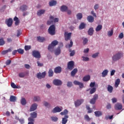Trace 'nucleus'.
<instances>
[{"instance_id": "obj_1", "label": "nucleus", "mask_w": 124, "mask_h": 124, "mask_svg": "<svg viewBox=\"0 0 124 124\" xmlns=\"http://www.w3.org/2000/svg\"><path fill=\"white\" fill-rule=\"evenodd\" d=\"M31 117L28 118V124H34V119L37 117V113L34 111L30 114Z\"/></svg>"}, {"instance_id": "obj_2", "label": "nucleus", "mask_w": 124, "mask_h": 124, "mask_svg": "<svg viewBox=\"0 0 124 124\" xmlns=\"http://www.w3.org/2000/svg\"><path fill=\"white\" fill-rule=\"evenodd\" d=\"M123 57H124L123 53L119 52L113 56L112 61L117 62V61H119V60H120Z\"/></svg>"}, {"instance_id": "obj_3", "label": "nucleus", "mask_w": 124, "mask_h": 124, "mask_svg": "<svg viewBox=\"0 0 124 124\" xmlns=\"http://www.w3.org/2000/svg\"><path fill=\"white\" fill-rule=\"evenodd\" d=\"M58 43L59 42H58L57 40H54L52 41L51 44L49 45L48 47V50H49V51H50V52H53V51H54V48H55V46L58 45Z\"/></svg>"}, {"instance_id": "obj_4", "label": "nucleus", "mask_w": 124, "mask_h": 124, "mask_svg": "<svg viewBox=\"0 0 124 124\" xmlns=\"http://www.w3.org/2000/svg\"><path fill=\"white\" fill-rule=\"evenodd\" d=\"M48 33H49L50 35H55V34H56V32L55 31H56V27L55 25H51L48 28Z\"/></svg>"}, {"instance_id": "obj_5", "label": "nucleus", "mask_w": 124, "mask_h": 124, "mask_svg": "<svg viewBox=\"0 0 124 124\" xmlns=\"http://www.w3.org/2000/svg\"><path fill=\"white\" fill-rule=\"evenodd\" d=\"M32 55L34 58L36 59H40L41 56L40 55V53L37 50H33L32 53Z\"/></svg>"}, {"instance_id": "obj_6", "label": "nucleus", "mask_w": 124, "mask_h": 124, "mask_svg": "<svg viewBox=\"0 0 124 124\" xmlns=\"http://www.w3.org/2000/svg\"><path fill=\"white\" fill-rule=\"evenodd\" d=\"M5 24H7V26L9 27V28H10V27L12 26V24H13V19L11 18L6 19Z\"/></svg>"}, {"instance_id": "obj_7", "label": "nucleus", "mask_w": 124, "mask_h": 124, "mask_svg": "<svg viewBox=\"0 0 124 124\" xmlns=\"http://www.w3.org/2000/svg\"><path fill=\"white\" fill-rule=\"evenodd\" d=\"M74 62L73 61H70L67 63V68L70 70H72L74 68Z\"/></svg>"}, {"instance_id": "obj_8", "label": "nucleus", "mask_w": 124, "mask_h": 124, "mask_svg": "<svg viewBox=\"0 0 124 124\" xmlns=\"http://www.w3.org/2000/svg\"><path fill=\"white\" fill-rule=\"evenodd\" d=\"M46 76V72H44L42 73L39 72L37 74V78L38 79H42L43 78H45Z\"/></svg>"}, {"instance_id": "obj_9", "label": "nucleus", "mask_w": 124, "mask_h": 124, "mask_svg": "<svg viewBox=\"0 0 124 124\" xmlns=\"http://www.w3.org/2000/svg\"><path fill=\"white\" fill-rule=\"evenodd\" d=\"M53 83L55 86H62V82L60 79H56L53 80Z\"/></svg>"}, {"instance_id": "obj_10", "label": "nucleus", "mask_w": 124, "mask_h": 124, "mask_svg": "<svg viewBox=\"0 0 124 124\" xmlns=\"http://www.w3.org/2000/svg\"><path fill=\"white\" fill-rule=\"evenodd\" d=\"M64 36L65 41H68V40H69L71 37V33H67V32H65Z\"/></svg>"}, {"instance_id": "obj_11", "label": "nucleus", "mask_w": 124, "mask_h": 124, "mask_svg": "<svg viewBox=\"0 0 124 124\" xmlns=\"http://www.w3.org/2000/svg\"><path fill=\"white\" fill-rule=\"evenodd\" d=\"M115 110H122L123 109V105L120 103H117L114 105Z\"/></svg>"}, {"instance_id": "obj_12", "label": "nucleus", "mask_w": 124, "mask_h": 124, "mask_svg": "<svg viewBox=\"0 0 124 124\" xmlns=\"http://www.w3.org/2000/svg\"><path fill=\"white\" fill-rule=\"evenodd\" d=\"M83 102H84V99H83L77 100L76 102H75V105L76 107H78V106H80V105H81Z\"/></svg>"}, {"instance_id": "obj_13", "label": "nucleus", "mask_w": 124, "mask_h": 124, "mask_svg": "<svg viewBox=\"0 0 124 124\" xmlns=\"http://www.w3.org/2000/svg\"><path fill=\"white\" fill-rule=\"evenodd\" d=\"M37 109V104L36 103L33 104L30 109V112H33V111H35Z\"/></svg>"}, {"instance_id": "obj_14", "label": "nucleus", "mask_w": 124, "mask_h": 124, "mask_svg": "<svg viewBox=\"0 0 124 124\" xmlns=\"http://www.w3.org/2000/svg\"><path fill=\"white\" fill-rule=\"evenodd\" d=\"M74 85L79 86L80 89H82V88H84V84H83V83L80 82L79 81H78L77 80H75L74 81Z\"/></svg>"}, {"instance_id": "obj_15", "label": "nucleus", "mask_w": 124, "mask_h": 124, "mask_svg": "<svg viewBox=\"0 0 124 124\" xmlns=\"http://www.w3.org/2000/svg\"><path fill=\"white\" fill-rule=\"evenodd\" d=\"M60 112H62V108H60L59 107H55L52 110V113H59Z\"/></svg>"}, {"instance_id": "obj_16", "label": "nucleus", "mask_w": 124, "mask_h": 124, "mask_svg": "<svg viewBox=\"0 0 124 124\" xmlns=\"http://www.w3.org/2000/svg\"><path fill=\"white\" fill-rule=\"evenodd\" d=\"M19 10L22 11V12L26 11V10H28V6L25 4L21 6L19 8Z\"/></svg>"}, {"instance_id": "obj_17", "label": "nucleus", "mask_w": 124, "mask_h": 124, "mask_svg": "<svg viewBox=\"0 0 124 124\" xmlns=\"http://www.w3.org/2000/svg\"><path fill=\"white\" fill-rule=\"evenodd\" d=\"M60 10L62 12H66L68 10V7L65 5H62L61 7Z\"/></svg>"}, {"instance_id": "obj_18", "label": "nucleus", "mask_w": 124, "mask_h": 124, "mask_svg": "<svg viewBox=\"0 0 124 124\" xmlns=\"http://www.w3.org/2000/svg\"><path fill=\"white\" fill-rule=\"evenodd\" d=\"M54 72L57 74L61 73L62 72V67L61 66L56 67L54 69Z\"/></svg>"}, {"instance_id": "obj_19", "label": "nucleus", "mask_w": 124, "mask_h": 124, "mask_svg": "<svg viewBox=\"0 0 124 124\" xmlns=\"http://www.w3.org/2000/svg\"><path fill=\"white\" fill-rule=\"evenodd\" d=\"M94 31V30H93V28L91 27L89 28L88 31V34L89 35H90L92 36L93 34V32Z\"/></svg>"}, {"instance_id": "obj_20", "label": "nucleus", "mask_w": 124, "mask_h": 124, "mask_svg": "<svg viewBox=\"0 0 124 124\" xmlns=\"http://www.w3.org/2000/svg\"><path fill=\"white\" fill-rule=\"evenodd\" d=\"M68 115H65L64 116V118H62V124H66V123H67V119H68Z\"/></svg>"}, {"instance_id": "obj_21", "label": "nucleus", "mask_w": 124, "mask_h": 124, "mask_svg": "<svg viewBox=\"0 0 124 124\" xmlns=\"http://www.w3.org/2000/svg\"><path fill=\"white\" fill-rule=\"evenodd\" d=\"M107 90H108V92L109 93H113V90H114V88L110 85H108L107 87Z\"/></svg>"}, {"instance_id": "obj_22", "label": "nucleus", "mask_w": 124, "mask_h": 124, "mask_svg": "<svg viewBox=\"0 0 124 124\" xmlns=\"http://www.w3.org/2000/svg\"><path fill=\"white\" fill-rule=\"evenodd\" d=\"M87 20L89 23H93L94 21V18L92 16H87Z\"/></svg>"}, {"instance_id": "obj_23", "label": "nucleus", "mask_w": 124, "mask_h": 124, "mask_svg": "<svg viewBox=\"0 0 124 124\" xmlns=\"http://www.w3.org/2000/svg\"><path fill=\"white\" fill-rule=\"evenodd\" d=\"M44 13H45V10L41 9L37 11L38 16H41V15L44 14Z\"/></svg>"}, {"instance_id": "obj_24", "label": "nucleus", "mask_w": 124, "mask_h": 124, "mask_svg": "<svg viewBox=\"0 0 124 124\" xmlns=\"http://www.w3.org/2000/svg\"><path fill=\"white\" fill-rule=\"evenodd\" d=\"M61 54V47L59 46L55 51V54L56 56H59Z\"/></svg>"}, {"instance_id": "obj_25", "label": "nucleus", "mask_w": 124, "mask_h": 124, "mask_svg": "<svg viewBox=\"0 0 124 124\" xmlns=\"http://www.w3.org/2000/svg\"><path fill=\"white\" fill-rule=\"evenodd\" d=\"M37 40L39 42H41V43L44 42V41H45V38L41 36H38L37 38Z\"/></svg>"}, {"instance_id": "obj_26", "label": "nucleus", "mask_w": 124, "mask_h": 124, "mask_svg": "<svg viewBox=\"0 0 124 124\" xmlns=\"http://www.w3.org/2000/svg\"><path fill=\"white\" fill-rule=\"evenodd\" d=\"M49 6H55V5H57V1L52 0L49 2Z\"/></svg>"}, {"instance_id": "obj_27", "label": "nucleus", "mask_w": 124, "mask_h": 124, "mask_svg": "<svg viewBox=\"0 0 124 124\" xmlns=\"http://www.w3.org/2000/svg\"><path fill=\"white\" fill-rule=\"evenodd\" d=\"M108 72H109V71L107 69L104 70L102 73V77H106V76L108 75Z\"/></svg>"}, {"instance_id": "obj_28", "label": "nucleus", "mask_w": 124, "mask_h": 124, "mask_svg": "<svg viewBox=\"0 0 124 124\" xmlns=\"http://www.w3.org/2000/svg\"><path fill=\"white\" fill-rule=\"evenodd\" d=\"M91 79V77L90 75H87L84 77L83 78V80L84 82H88V81H90Z\"/></svg>"}, {"instance_id": "obj_29", "label": "nucleus", "mask_w": 124, "mask_h": 124, "mask_svg": "<svg viewBox=\"0 0 124 124\" xmlns=\"http://www.w3.org/2000/svg\"><path fill=\"white\" fill-rule=\"evenodd\" d=\"M52 23H54V16H50V20L47 21V25H50Z\"/></svg>"}, {"instance_id": "obj_30", "label": "nucleus", "mask_w": 124, "mask_h": 124, "mask_svg": "<svg viewBox=\"0 0 124 124\" xmlns=\"http://www.w3.org/2000/svg\"><path fill=\"white\" fill-rule=\"evenodd\" d=\"M120 83H121V80L120 79V78H118L115 80V88H118V87H119V85H120Z\"/></svg>"}, {"instance_id": "obj_31", "label": "nucleus", "mask_w": 124, "mask_h": 124, "mask_svg": "<svg viewBox=\"0 0 124 124\" xmlns=\"http://www.w3.org/2000/svg\"><path fill=\"white\" fill-rule=\"evenodd\" d=\"M94 114L96 117H100V116H102V112L100 111H96L94 112Z\"/></svg>"}, {"instance_id": "obj_32", "label": "nucleus", "mask_w": 124, "mask_h": 124, "mask_svg": "<svg viewBox=\"0 0 124 124\" xmlns=\"http://www.w3.org/2000/svg\"><path fill=\"white\" fill-rule=\"evenodd\" d=\"M78 72V70L77 69H74L71 72V76H75V75Z\"/></svg>"}, {"instance_id": "obj_33", "label": "nucleus", "mask_w": 124, "mask_h": 124, "mask_svg": "<svg viewBox=\"0 0 124 124\" xmlns=\"http://www.w3.org/2000/svg\"><path fill=\"white\" fill-rule=\"evenodd\" d=\"M48 77H52L54 75V72L53 71V70L52 69H49L48 72Z\"/></svg>"}, {"instance_id": "obj_34", "label": "nucleus", "mask_w": 124, "mask_h": 124, "mask_svg": "<svg viewBox=\"0 0 124 124\" xmlns=\"http://www.w3.org/2000/svg\"><path fill=\"white\" fill-rule=\"evenodd\" d=\"M17 99V98H16V96H12L11 95L10 97V101L11 102H15Z\"/></svg>"}, {"instance_id": "obj_35", "label": "nucleus", "mask_w": 124, "mask_h": 124, "mask_svg": "<svg viewBox=\"0 0 124 124\" xmlns=\"http://www.w3.org/2000/svg\"><path fill=\"white\" fill-rule=\"evenodd\" d=\"M86 27V24L84 22H81L80 25L79 26V30H83V29H85Z\"/></svg>"}, {"instance_id": "obj_36", "label": "nucleus", "mask_w": 124, "mask_h": 124, "mask_svg": "<svg viewBox=\"0 0 124 124\" xmlns=\"http://www.w3.org/2000/svg\"><path fill=\"white\" fill-rule=\"evenodd\" d=\"M77 18L78 20H81L83 18V15L81 13L77 14Z\"/></svg>"}, {"instance_id": "obj_37", "label": "nucleus", "mask_w": 124, "mask_h": 124, "mask_svg": "<svg viewBox=\"0 0 124 124\" xmlns=\"http://www.w3.org/2000/svg\"><path fill=\"white\" fill-rule=\"evenodd\" d=\"M68 114V110L67 109H65L63 112L60 113V115L62 116H68L67 114Z\"/></svg>"}, {"instance_id": "obj_38", "label": "nucleus", "mask_w": 124, "mask_h": 124, "mask_svg": "<svg viewBox=\"0 0 124 124\" xmlns=\"http://www.w3.org/2000/svg\"><path fill=\"white\" fill-rule=\"evenodd\" d=\"M20 103L22 105H26L27 104V101L24 98H22L20 100Z\"/></svg>"}, {"instance_id": "obj_39", "label": "nucleus", "mask_w": 124, "mask_h": 124, "mask_svg": "<svg viewBox=\"0 0 124 124\" xmlns=\"http://www.w3.org/2000/svg\"><path fill=\"white\" fill-rule=\"evenodd\" d=\"M102 30V25L99 24L95 29L96 31H99Z\"/></svg>"}, {"instance_id": "obj_40", "label": "nucleus", "mask_w": 124, "mask_h": 124, "mask_svg": "<svg viewBox=\"0 0 124 124\" xmlns=\"http://www.w3.org/2000/svg\"><path fill=\"white\" fill-rule=\"evenodd\" d=\"M113 33H114V30H113V29H112L110 31H109L108 32V36L110 37V36H112V35H113Z\"/></svg>"}, {"instance_id": "obj_41", "label": "nucleus", "mask_w": 124, "mask_h": 124, "mask_svg": "<svg viewBox=\"0 0 124 124\" xmlns=\"http://www.w3.org/2000/svg\"><path fill=\"white\" fill-rule=\"evenodd\" d=\"M18 76H19V77H20V78H24V77H25V76H26V73L20 72L19 73Z\"/></svg>"}, {"instance_id": "obj_42", "label": "nucleus", "mask_w": 124, "mask_h": 124, "mask_svg": "<svg viewBox=\"0 0 124 124\" xmlns=\"http://www.w3.org/2000/svg\"><path fill=\"white\" fill-rule=\"evenodd\" d=\"M33 101L36 102L40 101V97H39V96H34L33 98Z\"/></svg>"}, {"instance_id": "obj_43", "label": "nucleus", "mask_w": 124, "mask_h": 124, "mask_svg": "<svg viewBox=\"0 0 124 124\" xmlns=\"http://www.w3.org/2000/svg\"><path fill=\"white\" fill-rule=\"evenodd\" d=\"M96 91V88L93 87L91 89L90 93L91 94H93V93H95Z\"/></svg>"}, {"instance_id": "obj_44", "label": "nucleus", "mask_w": 124, "mask_h": 124, "mask_svg": "<svg viewBox=\"0 0 124 124\" xmlns=\"http://www.w3.org/2000/svg\"><path fill=\"white\" fill-rule=\"evenodd\" d=\"M69 51V52H71V53H70V57H73V56L75 55V50L71 51V49H70Z\"/></svg>"}, {"instance_id": "obj_45", "label": "nucleus", "mask_w": 124, "mask_h": 124, "mask_svg": "<svg viewBox=\"0 0 124 124\" xmlns=\"http://www.w3.org/2000/svg\"><path fill=\"white\" fill-rule=\"evenodd\" d=\"M5 42L3 38L0 39V46H2V45H4Z\"/></svg>"}, {"instance_id": "obj_46", "label": "nucleus", "mask_w": 124, "mask_h": 124, "mask_svg": "<svg viewBox=\"0 0 124 124\" xmlns=\"http://www.w3.org/2000/svg\"><path fill=\"white\" fill-rule=\"evenodd\" d=\"M24 48L25 51H29V50H31V46H25Z\"/></svg>"}, {"instance_id": "obj_47", "label": "nucleus", "mask_w": 124, "mask_h": 124, "mask_svg": "<svg viewBox=\"0 0 124 124\" xmlns=\"http://www.w3.org/2000/svg\"><path fill=\"white\" fill-rule=\"evenodd\" d=\"M11 86L13 89H18V86H16L15 83L13 82L11 83Z\"/></svg>"}, {"instance_id": "obj_48", "label": "nucleus", "mask_w": 124, "mask_h": 124, "mask_svg": "<svg viewBox=\"0 0 124 124\" xmlns=\"http://www.w3.org/2000/svg\"><path fill=\"white\" fill-rule=\"evenodd\" d=\"M73 46V42H72V40L70 41V44L68 45V46H66V48H71Z\"/></svg>"}, {"instance_id": "obj_49", "label": "nucleus", "mask_w": 124, "mask_h": 124, "mask_svg": "<svg viewBox=\"0 0 124 124\" xmlns=\"http://www.w3.org/2000/svg\"><path fill=\"white\" fill-rule=\"evenodd\" d=\"M85 120H86V121H87V122H90V121H91V118H90V117H89V115H85Z\"/></svg>"}, {"instance_id": "obj_50", "label": "nucleus", "mask_w": 124, "mask_h": 124, "mask_svg": "<svg viewBox=\"0 0 124 124\" xmlns=\"http://www.w3.org/2000/svg\"><path fill=\"white\" fill-rule=\"evenodd\" d=\"M51 121H53V122H57L58 120V117L52 116L51 117Z\"/></svg>"}, {"instance_id": "obj_51", "label": "nucleus", "mask_w": 124, "mask_h": 124, "mask_svg": "<svg viewBox=\"0 0 124 124\" xmlns=\"http://www.w3.org/2000/svg\"><path fill=\"white\" fill-rule=\"evenodd\" d=\"M98 55H99V53L98 52L94 53L92 55V58H93V59H95V58H97Z\"/></svg>"}, {"instance_id": "obj_52", "label": "nucleus", "mask_w": 124, "mask_h": 124, "mask_svg": "<svg viewBox=\"0 0 124 124\" xmlns=\"http://www.w3.org/2000/svg\"><path fill=\"white\" fill-rule=\"evenodd\" d=\"M94 100H95V101H96V100H97V99H98V95L97 94H95L93 98Z\"/></svg>"}, {"instance_id": "obj_53", "label": "nucleus", "mask_w": 124, "mask_h": 124, "mask_svg": "<svg viewBox=\"0 0 124 124\" xmlns=\"http://www.w3.org/2000/svg\"><path fill=\"white\" fill-rule=\"evenodd\" d=\"M82 58L84 62H88L90 61V59L88 57H85L82 56Z\"/></svg>"}, {"instance_id": "obj_54", "label": "nucleus", "mask_w": 124, "mask_h": 124, "mask_svg": "<svg viewBox=\"0 0 124 124\" xmlns=\"http://www.w3.org/2000/svg\"><path fill=\"white\" fill-rule=\"evenodd\" d=\"M88 41H89V40H88L87 38H85L83 39V45H86V44L88 43Z\"/></svg>"}, {"instance_id": "obj_55", "label": "nucleus", "mask_w": 124, "mask_h": 124, "mask_svg": "<svg viewBox=\"0 0 124 124\" xmlns=\"http://www.w3.org/2000/svg\"><path fill=\"white\" fill-rule=\"evenodd\" d=\"M43 104L46 107H50V105L49 103H48V102H46V101H44L43 102Z\"/></svg>"}, {"instance_id": "obj_56", "label": "nucleus", "mask_w": 124, "mask_h": 124, "mask_svg": "<svg viewBox=\"0 0 124 124\" xmlns=\"http://www.w3.org/2000/svg\"><path fill=\"white\" fill-rule=\"evenodd\" d=\"M17 52H18V53H19V54H24V49L19 48V49H17Z\"/></svg>"}, {"instance_id": "obj_57", "label": "nucleus", "mask_w": 124, "mask_h": 124, "mask_svg": "<svg viewBox=\"0 0 124 124\" xmlns=\"http://www.w3.org/2000/svg\"><path fill=\"white\" fill-rule=\"evenodd\" d=\"M119 38L120 39H122V38H124V33L121 32L118 36Z\"/></svg>"}, {"instance_id": "obj_58", "label": "nucleus", "mask_w": 124, "mask_h": 124, "mask_svg": "<svg viewBox=\"0 0 124 124\" xmlns=\"http://www.w3.org/2000/svg\"><path fill=\"white\" fill-rule=\"evenodd\" d=\"M95 100L94 99H93V98L91 99L90 100V103H91V104H95Z\"/></svg>"}, {"instance_id": "obj_59", "label": "nucleus", "mask_w": 124, "mask_h": 124, "mask_svg": "<svg viewBox=\"0 0 124 124\" xmlns=\"http://www.w3.org/2000/svg\"><path fill=\"white\" fill-rule=\"evenodd\" d=\"M67 87H68V88H71V87H72V82H68L67 84Z\"/></svg>"}, {"instance_id": "obj_60", "label": "nucleus", "mask_w": 124, "mask_h": 124, "mask_svg": "<svg viewBox=\"0 0 124 124\" xmlns=\"http://www.w3.org/2000/svg\"><path fill=\"white\" fill-rule=\"evenodd\" d=\"M111 101H112V103H116V102H117L118 100L116 98L114 97L112 99H111Z\"/></svg>"}, {"instance_id": "obj_61", "label": "nucleus", "mask_w": 124, "mask_h": 124, "mask_svg": "<svg viewBox=\"0 0 124 124\" xmlns=\"http://www.w3.org/2000/svg\"><path fill=\"white\" fill-rule=\"evenodd\" d=\"M10 63H11V60H8L6 61V65H9V64H10Z\"/></svg>"}, {"instance_id": "obj_62", "label": "nucleus", "mask_w": 124, "mask_h": 124, "mask_svg": "<svg viewBox=\"0 0 124 124\" xmlns=\"http://www.w3.org/2000/svg\"><path fill=\"white\" fill-rule=\"evenodd\" d=\"M107 109H111V108H112V106L110 105V103H108L107 105Z\"/></svg>"}, {"instance_id": "obj_63", "label": "nucleus", "mask_w": 124, "mask_h": 124, "mask_svg": "<svg viewBox=\"0 0 124 124\" xmlns=\"http://www.w3.org/2000/svg\"><path fill=\"white\" fill-rule=\"evenodd\" d=\"M94 86H95V82H91L90 84V87L91 88H93V87H94Z\"/></svg>"}, {"instance_id": "obj_64", "label": "nucleus", "mask_w": 124, "mask_h": 124, "mask_svg": "<svg viewBox=\"0 0 124 124\" xmlns=\"http://www.w3.org/2000/svg\"><path fill=\"white\" fill-rule=\"evenodd\" d=\"M99 7V5H98V4H96L94 6V9H95V10H97Z\"/></svg>"}]
</instances>
